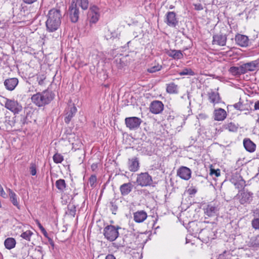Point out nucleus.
I'll use <instances>...</instances> for the list:
<instances>
[{
    "instance_id": "obj_21",
    "label": "nucleus",
    "mask_w": 259,
    "mask_h": 259,
    "mask_svg": "<svg viewBox=\"0 0 259 259\" xmlns=\"http://www.w3.org/2000/svg\"><path fill=\"white\" fill-rule=\"evenodd\" d=\"M258 64V61L255 60L242 65L244 74L248 71H253L255 70Z\"/></svg>"
},
{
    "instance_id": "obj_33",
    "label": "nucleus",
    "mask_w": 259,
    "mask_h": 259,
    "mask_svg": "<svg viewBox=\"0 0 259 259\" xmlns=\"http://www.w3.org/2000/svg\"><path fill=\"white\" fill-rule=\"evenodd\" d=\"M55 185L60 192H63L66 188V184L65 181L62 179L56 181Z\"/></svg>"
},
{
    "instance_id": "obj_20",
    "label": "nucleus",
    "mask_w": 259,
    "mask_h": 259,
    "mask_svg": "<svg viewBox=\"0 0 259 259\" xmlns=\"http://www.w3.org/2000/svg\"><path fill=\"white\" fill-rule=\"evenodd\" d=\"M134 220L138 223L143 222L147 218V214L144 210H139L134 213Z\"/></svg>"
},
{
    "instance_id": "obj_8",
    "label": "nucleus",
    "mask_w": 259,
    "mask_h": 259,
    "mask_svg": "<svg viewBox=\"0 0 259 259\" xmlns=\"http://www.w3.org/2000/svg\"><path fill=\"white\" fill-rule=\"evenodd\" d=\"M164 21L168 26L171 27H175L179 23L176 14L174 12H167Z\"/></svg>"
},
{
    "instance_id": "obj_54",
    "label": "nucleus",
    "mask_w": 259,
    "mask_h": 259,
    "mask_svg": "<svg viewBox=\"0 0 259 259\" xmlns=\"http://www.w3.org/2000/svg\"><path fill=\"white\" fill-rule=\"evenodd\" d=\"M253 216L256 217H259V209H256L254 210L253 212Z\"/></svg>"
},
{
    "instance_id": "obj_18",
    "label": "nucleus",
    "mask_w": 259,
    "mask_h": 259,
    "mask_svg": "<svg viewBox=\"0 0 259 259\" xmlns=\"http://www.w3.org/2000/svg\"><path fill=\"white\" fill-rule=\"evenodd\" d=\"M18 79L17 78H10L7 79L4 81V85L7 90L12 91H13L18 83Z\"/></svg>"
},
{
    "instance_id": "obj_22",
    "label": "nucleus",
    "mask_w": 259,
    "mask_h": 259,
    "mask_svg": "<svg viewBox=\"0 0 259 259\" xmlns=\"http://www.w3.org/2000/svg\"><path fill=\"white\" fill-rule=\"evenodd\" d=\"M213 114L214 120L217 121L223 120L227 116L226 111L222 108L215 109L214 111Z\"/></svg>"
},
{
    "instance_id": "obj_36",
    "label": "nucleus",
    "mask_w": 259,
    "mask_h": 259,
    "mask_svg": "<svg viewBox=\"0 0 259 259\" xmlns=\"http://www.w3.org/2000/svg\"><path fill=\"white\" fill-rule=\"evenodd\" d=\"M224 128L230 132H236L238 128V125H236L233 122H230L228 124L224 125Z\"/></svg>"
},
{
    "instance_id": "obj_39",
    "label": "nucleus",
    "mask_w": 259,
    "mask_h": 259,
    "mask_svg": "<svg viewBox=\"0 0 259 259\" xmlns=\"http://www.w3.org/2000/svg\"><path fill=\"white\" fill-rule=\"evenodd\" d=\"M179 74L182 76V75H194V72L192 71V70L190 68H185L182 71L180 72Z\"/></svg>"
},
{
    "instance_id": "obj_28",
    "label": "nucleus",
    "mask_w": 259,
    "mask_h": 259,
    "mask_svg": "<svg viewBox=\"0 0 259 259\" xmlns=\"http://www.w3.org/2000/svg\"><path fill=\"white\" fill-rule=\"evenodd\" d=\"M229 71L230 73H231L234 76H238L241 74H244V71H243L242 66L241 65L239 67L232 66L229 69Z\"/></svg>"
},
{
    "instance_id": "obj_9",
    "label": "nucleus",
    "mask_w": 259,
    "mask_h": 259,
    "mask_svg": "<svg viewBox=\"0 0 259 259\" xmlns=\"http://www.w3.org/2000/svg\"><path fill=\"white\" fill-rule=\"evenodd\" d=\"M142 122V120L137 117H126L125 123L127 127L130 130L138 128Z\"/></svg>"
},
{
    "instance_id": "obj_44",
    "label": "nucleus",
    "mask_w": 259,
    "mask_h": 259,
    "mask_svg": "<svg viewBox=\"0 0 259 259\" xmlns=\"http://www.w3.org/2000/svg\"><path fill=\"white\" fill-rule=\"evenodd\" d=\"M30 172L32 176L36 174V165L34 163H31L29 167Z\"/></svg>"
},
{
    "instance_id": "obj_47",
    "label": "nucleus",
    "mask_w": 259,
    "mask_h": 259,
    "mask_svg": "<svg viewBox=\"0 0 259 259\" xmlns=\"http://www.w3.org/2000/svg\"><path fill=\"white\" fill-rule=\"evenodd\" d=\"M188 193L190 195L195 194L197 192V189L195 187H191L187 190Z\"/></svg>"
},
{
    "instance_id": "obj_19",
    "label": "nucleus",
    "mask_w": 259,
    "mask_h": 259,
    "mask_svg": "<svg viewBox=\"0 0 259 259\" xmlns=\"http://www.w3.org/2000/svg\"><path fill=\"white\" fill-rule=\"evenodd\" d=\"M77 111L76 107L73 105L69 106L66 110V116L64 118L65 122L68 124L71 121L72 118L74 116Z\"/></svg>"
},
{
    "instance_id": "obj_24",
    "label": "nucleus",
    "mask_w": 259,
    "mask_h": 259,
    "mask_svg": "<svg viewBox=\"0 0 259 259\" xmlns=\"http://www.w3.org/2000/svg\"><path fill=\"white\" fill-rule=\"evenodd\" d=\"M243 146L246 150L249 152L252 153L255 150L256 145L248 138L243 140Z\"/></svg>"
},
{
    "instance_id": "obj_7",
    "label": "nucleus",
    "mask_w": 259,
    "mask_h": 259,
    "mask_svg": "<svg viewBox=\"0 0 259 259\" xmlns=\"http://www.w3.org/2000/svg\"><path fill=\"white\" fill-rule=\"evenodd\" d=\"M203 209L205 215L208 217H214L218 213L219 205L216 202H211L208 204Z\"/></svg>"
},
{
    "instance_id": "obj_4",
    "label": "nucleus",
    "mask_w": 259,
    "mask_h": 259,
    "mask_svg": "<svg viewBox=\"0 0 259 259\" xmlns=\"http://www.w3.org/2000/svg\"><path fill=\"white\" fill-rule=\"evenodd\" d=\"M120 228L113 225L107 226L103 230L105 238L109 241H113L118 237V229Z\"/></svg>"
},
{
    "instance_id": "obj_23",
    "label": "nucleus",
    "mask_w": 259,
    "mask_h": 259,
    "mask_svg": "<svg viewBox=\"0 0 259 259\" xmlns=\"http://www.w3.org/2000/svg\"><path fill=\"white\" fill-rule=\"evenodd\" d=\"M211 233V231L209 229H201L198 235V238L201 239L202 241L207 242L210 238V235Z\"/></svg>"
},
{
    "instance_id": "obj_56",
    "label": "nucleus",
    "mask_w": 259,
    "mask_h": 259,
    "mask_svg": "<svg viewBox=\"0 0 259 259\" xmlns=\"http://www.w3.org/2000/svg\"><path fill=\"white\" fill-rule=\"evenodd\" d=\"M254 110H259V101H257L254 104Z\"/></svg>"
},
{
    "instance_id": "obj_6",
    "label": "nucleus",
    "mask_w": 259,
    "mask_h": 259,
    "mask_svg": "<svg viewBox=\"0 0 259 259\" xmlns=\"http://www.w3.org/2000/svg\"><path fill=\"white\" fill-rule=\"evenodd\" d=\"M136 182L141 187H146L151 185L153 180L148 172H141L138 175Z\"/></svg>"
},
{
    "instance_id": "obj_26",
    "label": "nucleus",
    "mask_w": 259,
    "mask_h": 259,
    "mask_svg": "<svg viewBox=\"0 0 259 259\" xmlns=\"http://www.w3.org/2000/svg\"><path fill=\"white\" fill-rule=\"evenodd\" d=\"M201 229L199 227L197 223L194 222L190 223L188 228V231L195 236L199 235Z\"/></svg>"
},
{
    "instance_id": "obj_52",
    "label": "nucleus",
    "mask_w": 259,
    "mask_h": 259,
    "mask_svg": "<svg viewBox=\"0 0 259 259\" xmlns=\"http://www.w3.org/2000/svg\"><path fill=\"white\" fill-rule=\"evenodd\" d=\"M36 223L37 226H38L39 228L41 230V231H42L45 228L43 227V226L41 225V224L38 220L36 221Z\"/></svg>"
},
{
    "instance_id": "obj_10",
    "label": "nucleus",
    "mask_w": 259,
    "mask_h": 259,
    "mask_svg": "<svg viewBox=\"0 0 259 259\" xmlns=\"http://www.w3.org/2000/svg\"><path fill=\"white\" fill-rule=\"evenodd\" d=\"M99 17L98 8L95 6L91 7L88 13V19L90 22L96 23L98 21Z\"/></svg>"
},
{
    "instance_id": "obj_31",
    "label": "nucleus",
    "mask_w": 259,
    "mask_h": 259,
    "mask_svg": "<svg viewBox=\"0 0 259 259\" xmlns=\"http://www.w3.org/2000/svg\"><path fill=\"white\" fill-rule=\"evenodd\" d=\"M16 243L15 239L11 237L7 238L4 242L5 247L9 250L14 248L15 247Z\"/></svg>"
},
{
    "instance_id": "obj_30",
    "label": "nucleus",
    "mask_w": 259,
    "mask_h": 259,
    "mask_svg": "<svg viewBox=\"0 0 259 259\" xmlns=\"http://www.w3.org/2000/svg\"><path fill=\"white\" fill-rule=\"evenodd\" d=\"M8 191L9 193L10 199L13 204L16 206L18 209H20V205L17 200V195L11 189H8Z\"/></svg>"
},
{
    "instance_id": "obj_34",
    "label": "nucleus",
    "mask_w": 259,
    "mask_h": 259,
    "mask_svg": "<svg viewBox=\"0 0 259 259\" xmlns=\"http://www.w3.org/2000/svg\"><path fill=\"white\" fill-rule=\"evenodd\" d=\"M166 91L169 94H177L178 92V85L174 82L167 84Z\"/></svg>"
},
{
    "instance_id": "obj_41",
    "label": "nucleus",
    "mask_w": 259,
    "mask_h": 259,
    "mask_svg": "<svg viewBox=\"0 0 259 259\" xmlns=\"http://www.w3.org/2000/svg\"><path fill=\"white\" fill-rule=\"evenodd\" d=\"M68 214L74 217L76 213V206L73 204H69L68 205Z\"/></svg>"
},
{
    "instance_id": "obj_60",
    "label": "nucleus",
    "mask_w": 259,
    "mask_h": 259,
    "mask_svg": "<svg viewBox=\"0 0 259 259\" xmlns=\"http://www.w3.org/2000/svg\"><path fill=\"white\" fill-rule=\"evenodd\" d=\"M92 168H95V166H94V165H92Z\"/></svg>"
},
{
    "instance_id": "obj_45",
    "label": "nucleus",
    "mask_w": 259,
    "mask_h": 259,
    "mask_svg": "<svg viewBox=\"0 0 259 259\" xmlns=\"http://www.w3.org/2000/svg\"><path fill=\"white\" fill-rule=\"evenodd\" d=\"M209 174L211 176H215L218 177L220 176V170L219 169H215L211 167Z\"/></svg>"
},
{
    "instance_id": "obj_11",
    "label": "nucleus",
    "mask_w": 259,
    "mask_h": 259,
    "mask_svg": "<svg viewBox=\"0 0 259 259\" xmlns=\"http://www.w3.org/2000/svg\"><path fill=\"white\" fill-rule=\"evenodd\" d=\"M69 15L71 21L73 23L77 22L79 15V11L77 7L75 6V4H72L69 7Z\"/></svg>"
},
{
    "instance_id": "obj_13",
    "label": "nucleus",
    "mask_w": 259,
    "mask_h": 259,
    "mask_svg": "<svg viewBox=\"0 0 259 259\" xmlns=\"http://www.w3.org/2000/svg\"><path fill=\"white\" fill-rule=\"evenodd\" d=\"M177 175L183 180H188L191 176V170L186 166H182L178 169Z\"/></svg>"
},
{
    "instance_id": "obj_1",
    "label": "nucleus",
    "mask_w": 259,
    "mask_h": 259,
    "mask_svg": "<svg viewBox=\"0 0 259 259\" xmlns=\"http://www.w3.org/2000/svg\"><path fill=\"white\" fill-rule=\"evenodd\" d=\"M62 15L59 9H52L49 11L46 22L47 30L50 32L56 31L61 23Z\"/></svg>"
},
{
    "instance_id": "obj_40",
    "label": "nucleus",
    "mask_w": 259,
    "mask_h": 259,
    "mask_svg": "<svg viewBox=\"0 0 259 259\" xmlns=\"http://www.w3.org/2000/svg\"><path fill=\"white\" fill-rule=\"evenodd\" d=\"M162 66L159 64H157V65H154L149 68L147 69V71L149 73H152L160 70Z\"/></svg>"
},
{
    "instance_id": "obj_55",
    "label": "nucleus",
    "mask_w": 259,
    "mask_h": 259,
    "mask_svg": "<svg viewBox=\"0 0 259 259\" xmlns=\"http://www.w3.org/2000/svg\"><path fill=\"white\" fill-rule=\"evenodd\" d=\"M105 259H116V258L113 254H109L106 255Z\"/></svg>"
},
{
    "instance_id": "obj_5",
    "label": "nucleus",
    "mask_w": 259,
    "mask_h": 259,
    "mask_svg": "<svg viewBox=\"0 0 259 259\" xmlns=\"http://www.w3.org/2000/svg\"><path fill=\"white\" fill-rule=\"evenodd\" d=\"M237 196L241 204H250L253 200V193L248 190L243 189Z\"/></svg>"
},
{
    "instance_id": "obj_51",
    "label": "nucleus",
    "mask_w": 259,
    "mask_h": 259,
    "mask_svg": "<svg viewBox=\"0 0 259 259\" xmlns=\"http://www.w3.org/2000/svg\"><path fill=\"white\" fill-rule=\"evenodd\" d=\"M111 210L112 211V213L113 214H115V211H117V206L116 205H113L112 204V208H111Z\"/></svg>"
},
{
    "instance_id": "obj_17",
    "label": "nucleus",
    "mask_w": 259,
    "mask_h": 259,
    "mask_svg": "<svg viewBox=\"0 0 259 259\" xmlns=\"http://www.w3.org/2000/svg\"><path fill=\"white\" fill-rule=\"evenodd\" d=\"M227 36L223 34H217L213 36L212 44L220 46H225L226 44Z\"/></svg>"
},
{
    "instance_id": "obj_57",
    "label": "nucleus",
    "mask_w": 259,
    "mask_h": 259,
    "mask_svg": "<svg viewBox=\"0 0 259 259\" xmlns=\"http://www.w3.org/2000/svg\"><path fill=\"white\" fill-rule=\"evenodd\" d=\"M42 233L44 234V235L47 237V238H49L48 237V233L46 231V230H45V229H44L42 231H41Z\"/></svg>"
},
{
    "instance_id": "obj_29",
    "label": "nucleus",
    "mask_w": 259,
    "mask_h": 259,
    "mask_svg": "<svg viewBox=\"0 0 259 259\" xmlns=\"http://www.w3.org/2000/svg\"><path fill=\"white\" fill-rule=\"evenodd\" d=\"M167 55L174 59H180L183 57V54L180 50H170L167 52Z\"/></svg>"
},
{
    "instance_id": "obj_46",
    "label": "nucleus",
    "mask_w": 259,
    "mask_h": 259,
    "mask_svg": "<svg viewBox=\"0 0 259 259\" xmlns=\"http://www.w3.org/2000/svg\"><path fill=\"white\" fill-rule=\"evenodd\" d=\"M233 106L237 110H241V111H242L244 110L243 105L240 102L235 103V104L233 105Z\"/></svg>"
},
{
    "instance_id": "obj_12",
    "label": "nucleus",
    "mask_w": 259,
    "mask_h": 259,
    "mask_svg": "<svg viewBox=\"0 0 259 259\" xmlns=\"http://www.w3.org/2000/svg\"><path fill=\"white\" fill-rule=\"evenodd\" d=\"M164 108V105L161 101H154L150 105V111L153 114H159L161 113Z\"/></svg>"
},
{
    "instance_id": "obj_35",
    "label": "nucleus",
    "mask_w": 259,
    "mask_h": 259,
    "mask_svg": "<svg viewBox=\"0 0 259 259\" xmlns=\"http://www.w3.org/2000/svg\"><path fill=\"white\" fill-rule=\"evenodd\" d=\"M239 179L236 182L234 183L236 188L238 189H243L246 186L245 181L242 178L241 176H239Z\"/></svg>"
},
{
    "instance_id": "obj_64",
    "label": "nucleus",
    "mask_w": 259,
    "mask_h": 259,
    "mask_svg": "<svg viewBox=\"0 0 259 259\" xmlns=\"http://www.w3.org/2000/svg\"><path fill=\"white\" fill-rule=\"evenodd\" d=\"M258 61V62L259 61V59L258 60H257Z\"/></svg>"
},
{
    "instance_id": "obj_14",
    "label": "nucleus",
    "mask_w": 259,
    "mask_h": 259,
    "mask_svg": "<svg viewBox=\"0 0 259 259\" xmlns=\"http://www.w3.org/2000/svg\"><path fill=\"white\" fill-rule=\"evenodd\" d=\"M128 169L132 172L138 171L140 167V163L139 159L137 157H134L129 158L127 162Z\"/></svg>"
},
{
    "instance_id": "obj_58",
    "label": "nucleus",
    "mask_w": 259,
    "mask_h": 259,
    "mask_svg": "<svg viewBox=\"0 0 259 259\" xmlns=\"http://www.w3.org/2000/svg\"><path fill=\"white\" fill-rule=\"evenodd\" d=\"M44 78H40L38 80V84L39 85H42L44 83Z\"/></svg>"
},
{
    "instance_id": "obj_3",
    "label": "nucleus",
    "mask_w": 259,
    "mask_h": 259,
    "mask_svg": "<svg viewBox=\"0 0 259 259\" xmlns=\"http://www.w3.org/2000/svg\"><path fill=\"white\" fill-rule=\"evenodd\" d=\"M5 107L14 114L19 113L23 109L22 105L14 99L5 98Z\"/></svg>"
},
{
    "instance_id": "obj_42",
    "label": "nucleus",
    "mask_w": 259,
    "mask_h": 259,
    "mask_svg": "<svg viewBox=\"0 0 259 259\" xmlns=\"http://www.w3.org/2000/svg\"><path fill=\"white\" fill-rule=\"evenodd\" d=\"M251 226L255 230H259V218H254L251 221Z\"/></svg>"
},
{
    "instance_id": "obj_53",
    "label": "nucleus",
    "mask_w": 259,
    "mask_h": 259,
    "mask_svg": "<svg viewBox=\"0 0 259 259\" xmlns=\"http://www.w3.org/2000/svg\"><path fill=\"white\" fill-rule=\"evenodd\" d=\"M48 241H49V243L52 246V248H54V246H55V244H54V242L53 239H51L50 237L48 238Z\"/></svg>"
},
{
    "instance_id": "obj_15",
    "label": "nucleus",
    "mask_w": 259,
    "mask_h": 259,
    "mask_svg": "<svg viewBox=\"0 0 259 259\" xmlns=\"http://www.w3.org/2000/svg\"><path fill=\"white\" fill-rule=\"evenodd\" d=\"M235 39L236 44L241 47H246L248 46L249 39L246 35L238 33L236 35Z\"/></svg>"
},
{
    "instance_id": "obj_2",
    "label": "nucleus",
    "mask_w": 259,
    "mask_h": 259,
    "mask_svg": "<svg viewBox=\"0 0 259 259\" xmlns=\"http://www.w3.org/2000/svg\"><path fill=\"white\" fill-rule=\"evenodd\" d=\"M54 98V94L49 90L37 93L32 96L31 99L35 105L42 107L49 104Z\"/></svg>"
},
{
    "instance_id": "obj_63",
    "label": "nucleus",
    "mask_w": 259,
    "mask_h": 259,
    "mask_svg": "<svg viewBox=\"0 0 259 259\" xmlns=\"http://www.w3.org/2000/svg\"><path fill=\"white\" fill-rule=\"evenodd\" d=\"M170 9H172V8H173V7H171V6H170Z\"/></svg>"
},
{
    "instance_id": "obj_25",
    "label": "nucleus",
    "mask_w": 259,
    "mask_h": 259,
    "mask_svg": "<svg viewBox=\"0 0 259 259\" xmlns=\"http://www.w3.org/2000/svg\"><path fill=\"white\" fill-rule=\"evenodd\" d=\"M133 185L131 183H124L120 186V191L121 195H127L132 190Z\"/></svg>"
},
{
    "instance_id": "obj_48",
    "label": "nucleus",
    "mask_w": 259,
    "mask_h": 259,
    "mask_svg": "<svg viewBox=\"0 0 259 259\" xmlns=\"http://www.w3.org/2000/svg\"><path fill=\"white\" fill-rule=\"evenodd\" d=\"M22 1L25 4H28V5L32 4L37 1V0H22Z\"/></svg>"
},
{
    "instance_id": "obj_50",
    "label": "nucleus",
    "mask_w": 259,
    "mask_h": 259,
    "mask_svg": "<svg viewBox=\"0 0 259 259\" xmlns=\"http://www.w3.org/2000/svg\"><path fill=\"white\" fill-rule=\"evenodd\" d=\"M0 195L4 198H7L8 196L7 194L5 193L3 189H2L0 191Z\"/></svg>"
},
{
    "instance_id": "obj_37",
    "label": "nucleus",
    "mask_w": 259,
    "mask_h": 259,
    "mask_svg": "<svg viewBox=\"0 0 259 259\" xmlns=\"http://www.w3.org/2000/svg\"><path fill=\"white\" fill-rule=\"evenodd\" d=\"M33 234V233L32 231L30 230H27L26 231L23 232L21 234L20 236L24 239L30 241L31 240V237Z\"/></svg>"
},
{
    "instance_id": "obj_62",
    "label": "nucleus",
    "mask_w": 259,
    "mask_h": 259,
    "mask_svg": "<svg viewBox=\"0 0 259 259\" xmlns=\"http://www.w3.org/2000/svg\"><path fill=\"white\" fill-rule=\"evenodd\" d=\"M257 122L259 123V117L258 118V119H257Z\"/></svg>"
},
{
    "instance_id": "obj_38",
    "label": "nucleus",
    "mask_w": 259,
    "mask_h": 259,
    "mask_svg": "<svg viewBox=\"0 0 259 259\" xmlns=\"http://www.w3.org/2000/svg\"><path fill=\"white\" fill-rule=\"evenodd\" d=\"M53 159L55 163H60L63 161L64 157L61 154L57 153L54 155Z\"/></svg>"
},
{
    "instance_id": "obj_61",
    "label": "nucleus",
    "mask_w": 259,
    "mask_h": 259,
    "mask_svg": "<svg viewBox=\"0 0 259 259\" xmlns=\"http://www.w3.org/2000/svg\"><path fill=\"white\" fill-rule=\"evenodd\" d=\"M92 168H95V166H94V165H92Z\"/></svg>"
},
{
    "instance_id": "obj_43",
    "label": "nucleus",
    "mask_w": 259,
    "mask_h": 259,
    "mask_svg": "<svg viewBox=\"0 0 259 259\" xmlns=\"http://www.w3.org/2000/svg\"><path fill=\"white\" fill-rule=\"evenodd\" d=\"M97 182V178L95 175H92L89 180V183L90 185L92 188H94L95 187L96 184Z\"/></svg>"
},
{
    "instance_id": "obj_59",
    "label": "nucleus",
    "mask_w": 259,
    "mask_h": 259,
    "mask_svg": "<svg viewBox=\"0 0 259 259\" xmlns=\"http://www.w3.org/2000/svg\"><path fill=\"white\" fill-rule=\"evenodd\" d=\"M203 8H202V7L200 5L199 6V7H198V8L197 9V10H202Z\"/></svg>"
},
{
    "instance_id": "obj_49",
    "label": "nucleus",
    "mask_w": 259,
    "mask_h": 259,
    "mask_svg": "<svg viewBox=\"0 0 259 259\" xmlns=\"http://www.w3.org/2000/svg\"><path fill=\"white\" fill-rule=\"evenodd\" d=\"M0 195L4 198H7L8 196L7 194L5 193L3 189H2L0 191Z\"/></svg>"
},
{
    "instance_id": "obj_32",
    "label": "nucleus",
    "mask_w": 259,
    "mask_h": 259,
    "mask_svg": "<svg viewBox=\"0 0 259 259\" xmlns=\"http://www.w3.org/2000/svg\"><path fill=\"white\" fill-rule=\"evenodd\" d=\"M249 247L257 248L259 247V235L252 237L248 244Z\"/></svg>"
},
{
    "instance_id": "obj_16",
    "label": "nucleus",
    "mask_w": 259,
    "mask_h": 259,
    "mask_svg": "<svg viewBox=\"0 0 259 259\" xmlns=\"http://www.w3.org/2000/svg\"><path fill=\"white\" fill-rule=\"evenodd\" d=\"M207 95L208 96V100L214 105L216 104L219 103L221 102V98L218 92L211 90L207 93Z\"/></svg>"
},
{
    "instance_id": "obj_27",
    "label": "nucleus",
    "mask_w": 259,
    "mask_h": 259,
    "mask_svg": "<svg viewBox=\"0 0 259 259\" xmlns=\"http://www.w3.org/2000/svg\"><path fill=\"white\" fill-rule=\"evenodd\" d=\"M72 4H75V6H79L81 8L85 10H87L89 7V1L88 0H72Z\"/></svg>"
}]
</instances>
